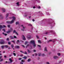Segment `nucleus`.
<instances>
[{
  "mask_svg": "<svg viewBox=\"0 0 64 64\" xmlns=\"http://www.w3.org/2000/svg\"><path fill=\"white\" fill-rule=\"evenodd\" d=\"M12 18L13 19L10 22L7 21L6 22V23H8V24H12V23H13L14 22V21L16 20V18L14 16H13L12 17Z\"/></svg>",
  "mask_w": 64,
  "mask_h": 64,
  "instance_id": "obj_1",
  "label": "nucleus"
},
{
  "mask_svg": "<svg viewBox=\"0 0 64 64\" xmlns=\"http://www.w3.org/2000/svg\"><path fill=\"white\" fill-rule=\"evenodd\" d=\"M56 40V39H55L54 40H50L48 41L47 42L48 43H49V42H52V41L53 42H55V41Z\"/></svg>",
  "mask_w": 64,
  "mask_h": 64,
  "instance_id": "obj_2",
  "label": "nucleus"
},
{
  "mask_svg": "<svg viewBox=\"0 0 64 64\" xmlns=\"http://www.w3.org/2000/svg\"><path fill=\"white\" fill-rule=\"evenodd\" d=\"M27 37V39L28 40H30V39H31V35L30 34L28 35Z\"/></svg>",
  "mask_w": 64,
  "mask_h": 64,
  "instance_id": "obj_3",
  "label": "nucleus"
},
{
  "mask_svg": "<svg viewBox=\"0 0 64 64\" xmlns=\"http://www.w3.org/2000/svg\"><path fill=\"white\" fill-rule=\"evenodd\" d=\"M3 27L2 26L0 25V30L2 28H6V26L5 25H4L3 26Z\"/></svg>",
  "mask_w": 64,
  "mask_h": 64,
  "instance_id": "obj_4",
  "label": "nucleus"
},
{
  "mask_svg": "<svg viewBox=\"0 0 64 64\" xmlns=\"http://www.w3.org/2000/svg\"><path fill=\"white\" fill-rule=\"evenodd\" d=\"M30 43L31 44H33L35 43V40H32L30 41Z\"/></svg>",
  "mask_w": 64,
  "mask_h": 64,
  "instance_id": "obj_5",
  "label": "nucleus"
},
{
  "mask_svg": "<svg viewBox=\"0 0 64 64\" xmlns=\"http://www.w3.org/2000/svg\"><path fill=\"white\" fill-rule=\"evenodd\" d=\"M0 43L1 44H5V42L3 40H2L0 42Z\"/></svg>",
  "mask_w": 64,
  "mask_h": 64,
  "instance_id": "obj_6",
  "label": "nucleus"
},
{
  "mask_svg": "<svg viewBox=\"0 0 64 64\" xmlns=\"http://www.w3.org/2000/svg\"><path fill=\"white\" fill-rule=\"evenodd\" d=\"M22 27L23 29H22L21 30L22 31H24V29L25 28V27L23 25H22L21 26Z\"/></svg>",
  "mask_w": 64,
  "mask_h": 64,
  "instance_id": "obj_7",
  "label": "nucleus"
},
{
  "mask_svg": "<svg viewBox=\"0 0 64 64\" xmlns=\"http://www.w3.org/2000/svg\"><path fill=\"white\" fill-rule=\"evenodd\" d=\"M54 59H56L58 58V57L57 56H54Z\"/></svg>",
  "mask_w": 64,
  "mask_h": 64,
  "instance_id": "obj_8",
  "label": "nucleus"
},
{
  "mask_svg": "<svg viewBox=\"0 0 64 64\" xmlns=\"http://www.w3.org/2000/svg\"><path fill=\"white\" fill-rule=\"evenodd\" d=\"M49 33H50L49 31H46L45 32V34L46 35H47V34H49Z\"/></svg>",
  "mask_w": 64,
  "mask_h": 64,
  "instance_id": "obj_9",
  "label": "nucleus"
},
{
  "mask_svg": "<svg viewBox=\"0 0 64 64\" xmlns=\"http://www.w3.org/2000/svg\"><path fill=\"white\" fill-rule=\"evenodd\" d=\"M9 60L10 63H12V62L13 61V60H12V58H9Z\"/></svg>",
  "mask_w": 64,
  "mask_h": 64,
  "instance_id": "obj_10",
  "label": "nucleus"
},
{
  "mask_svg": "<svg viewBox=\"0 0 64 64\" xmlns=\"http://www.w3.org/2000/svg\"><path fill=\"white\" fill-rule=\"evenodd\" d=\"M20 52H21V53H24V54H27V52H23V51L22 50H20Z\"/></svg>",
  "mask_w": 64,
  "mask_h": 64,
  "instance_id": "obj_11",
  "label": "nucleus"
},
{
  "mask_svg": "<svg viewBox=\"0 0 64 64\" xmlns=\"http://www.w3.org/2000/svg\"><path fill=\"white\" fill-rule=\"evenodd\" d=\"M49 32H52L53 33H55V31L54 30H49Z\"/></svg>",
  "mask_w": 64,
  "mask_h": 64,
  "instance_id": "obj_12",
  "label": "nucleus"
},
{
  "mask_svg": "<svg viewBox=\"0 0 64 64\" xmlns=\"http://www.w3.org/2000/svg\"><path fill=\"white\" fill-rule=\"evenodd\" d=\"M2 10L3 12H5L6 10L4 8H2Z\"/></svg>",
  "mask_w": 64,
  "mask_h": 64,
  "instance_id": "obj_13",
  "label": "nucleus"
},
{
  "mask_svg": "<svg viewBox=\"0 0 64 64\" xmlns=\"http://www.w3.org/2000/svg\"><path fill=\"white\" fill-rule=\"evenodd\" d=\"M32 45L33 46V47L34 48V47H36V44H35V43H34V44H32Z\"/></svg>",
  "mask_w": 64,
  "mask_h": 64,
  "instance_id": "obj_14",
  "label": "nucleus"
},
{
  "mask_svg": "<svg viewBox=\"0 0 64 64\" xmlns=\"http://www.w3.org/2000/svg\"><path fill=\"white\" fill-rule=\"evenodd\" d=\"M13 32L14 33H15L17 35H18V33L17 32H16V30H14V31Z\"/></svg>",
  "mask_w": 64,
  "mask_h": 64,
  "instance_id": "obj_15",
  "label": "nucleus"
},
{
  "mask_svg": "<svg viewBox=\"0 0 64 64\" xmlns=\"http://www.w3.org/2000/svg\"><path fill=\"white\" fill-rule=\"evenodd\" d=\"M22 39L24 40H26V38L24 36H22Z\"/></svg>",
  "mask_w": 64,
  "mask_h": 64,
  "instance_id": "obj_16",
  "label": "nucleus"
},
{
  "mask_svg": "<svg viewBox=\"0 0 64 64\" xmlns=\"http://www.w3.org/2000/svg\"><path fill=\"white\" fill-rule=\"evenodd\" d=\"M44 51H46V52H47L48 51V50L47 49V48L45 47L44 48Z\"/></svg>",
  "mask_w": 64,
  "mask_h": 64,
  "instance_id": "obj_17",
  "label": "nucleus"
},
{
  "mask_svg": "<svg viewBox=\"0 0 64 64\" xmlns=\"http://www.w3.org/2000/svg\"><path fill=\"white\" fill-rule=\"evenodd\" d=\"M1 47L2 49H4V47H5L4 46L2 45L1 46Z\"/></svg>",
  "mask_w": 64,
  "mask_h": 64,
  "instance_id": "obj_18",
  "label": "nucleus"
},
{
  "mask_svg": "<svg viewBox=\"0 0 64 64\" xmlns=\"http://www.w3.org/2000/svg\"><path fill=\"white\" fill-rule=\"evenodd\" d=\"M15 47L16 48H20V46H16Z\"/></svg>",
  "mask_w": 64,
  "mask_h": 64,
  "instance_id": "obj_19",
  "label": "nucleus"
},
{
  "mask_svg": "<svg viewBox=\"0 0 64 64\" xmlns=\"http://www.w3.org/2000/svg\"><path fill=\"white\" fill-rule=\"evenodd\" d=\"M9 30L10 32H11L13 31V28H10V30Z\"/></svg>",
  "mask_w": 64,
  "mask_h": 64,
  "instance_id": "obj_20",
  "label": "nucleus"
},
{
  "mask_svg": "<svg viewBox=\"0 0 64 64\" xmlns=\"http://www.w3.org/2000/svg\"><path fill=\"white\" fill-rule=\"evenodd\" d=\"M20 43V41L19 40H18L16 41V44H19Z\"/></svg>",
  "mask_w": 64,
  "mask_h": 64,
  "instance_id": "obj_21",
  "label": "nucleus"
},
{
  "mask_svg": "<svg viewBox=\"0 0 64 64\" xmlns=\"http://www.w3.org/2000/svg\"><path fill=\"white\" fill-rule=\"evenodd\" d=\"M8 16H9V14H7L6 16V18H7V17Z\"/></svg>",
  "mask_w": 64,
  "mask_h": 64,
  "instance_id": "obj_22",
  "label": "nucleus"
},
{
  "mask_svg": "<svg viewBox=\"0 0 64 64\" xmlns=\"http://www.w3.org/2000/svg\"><path fill=\"white\" fill-rule=\"evenodd\" d=\"M57 55L58 56H60L61 55V54L60 53H58L57 54Z\"/></svg>",
  "mask_w": 64,
  "mask_h": 64,
  "instance_id": "obj_23",
  "label": "nucleus"
},
{
  "mask_svg": "<svg viewBox=\"0 0 64 64\" xmlns=\"http://www.w3.org/2000/svg\"><path fill=\"white\" fill-rule=\"evenodd\" d=\"M38 43H41V42L40 40H38Z\"/></svg>",
  "mask_w": 64,
  "mask_h": 64,
  "instance_id": "obj_24",
  "label": "nucleus"
},
{
  "mask_svg": "<svg viewBox=\"0 0 64 64\" xmlns=\"http://www.w3.org/2000/svg\"><path fill=\"white\" fill-rule=\"evenodd\" d=\"M16 5H17V6H19L20 5L19 4V2H17L16 3Z\"/></svg>",
  "mask_w": 64,
  "mask_h": 64,
  "instance_id": "obj_25",
  "label": "nucleus"
},
{
  "mask_svg": "<svg viewBox=\"0 0 64 64\" xmlns=\"http://www.w3.org/2000/svg\"><path fill=\"white\" fill-rule=\"evenodd\" d=\"M4 46V47H5V48H8V45H5Z\"/></svg>",
  "mask_w": 64,
  "mask_h": 64,
  "instance_id": "obj_26",
  "label": "nucleus"
},
{
  "mask_svg": "<svg viewBox=\"0 0 64 64\" xmlns=\"http://www.w3.org/2000/svg\"><path fill=\"white\" fill-rule=\"evenodd\" d=\"M11 42H13L14 44L15 43V40H12L11 41Z\"/></svg>",
  "mask_w": 64,
  "mask_h": 64,
  "instance_id": "obj_27",
  "label": "nucleus"
},
{
  "mask_svg": "<svg viewBox=\"0 0 64 64\" xmlns=\"http://www.w3.org/2000/svg\"><path fill=\"white\" fill-rule=\"evenodd\" d=\"M30 61H31V59H29L27 60L28 62H30Z\"/></svg>",
  "mask_w": 64,
  "mask_h": 64,
  "instance_id": "obj_28",
  "label": "nucleus"
},
{
  "mask_svg": "<svg viewBox=\"0 0 64 64\" xmlns=\"http://www.w3.org/2000/svg\"><path fill=\"white\" fill-rule=\"evenodd\" d=\"M3 60H4V59H2L0 60V62H2V61H3Z\"/></svg>",
  "mask_w": 64,
  "mask_h": 64,
  "instance_id": "obj_29",
  "label": "nucleus"
},
{
  "mask_svg": "<svg viewBox=\"0 0 64 64\" xmlns=\"http://www.w3.org/2000/svg\"><path fill=\"white\" fill-rule=\"evenodd\" d=\"M2 34H4V35H5V36H7V34H4V32H3Z\"/></svg>",
  "mask_w": 64,
  "mask_h": 64,
  "instance_id": "obj_30",
  "label": "nucleus"
},
{
  "mask_svg": "<svg viewBox=\"0 0 64 64\" xmlns=\"http://www.w3.org/2000/svg\"><path fill=\"white\" fill-rule=\"evenodd\" d=\"M10 31L9 30L7 32V33H10Z\"/></svg>",
  "mask_w": 64,
  "mask_h": 64,
  "instance_id": "obj_31",
  "label": "nucleus"
},
{
  "mask_svg": "<svg viewBox=\"0 0 64 64\" xmlns=\"http://www.w3.org/2000/svg\"><path fill=\"white\" fill-rule=\"evenodd\" d=\"M46 64H50V62H46Z\"/></svg>",
  "mask_w": 64,
  "mask_h": 64,
  "instance_id": "obj_32",
  "label": "nucleus"
},
{
  "mask_svg": "<svg viewBox=\"0 0 64 64\" xmlns=\"http://www.w3.org/2000/svg\"><path fill=\"white\" fill-rule=\"evenodd\" d=\"M27 56H24L23 58H24V59H26L27 58Z\"/></svg>",
  "mask_w": 64,
  "mask_h": 64,
  "instance_id": "obj_33",
  "label": "nucleus"
},
{
  "mask_svg": "<svg viewBox=\"0 0 64 64\" xmlns=\"http://www.w3.org/2000/svg\"><path fill=\"white\" fill-rule=\"evenodd\" d=\"M36 38L37 39H40V38H39V37L38 36H36Z\"/></svg>",
  "mask_w": 64,
  "mask_h": 64,
  "instance_id": "obj_34",
  "label": "nucleus"
},
{
  "mask_svg": "<svg viewBox=\"0 0 64 64\" xmlns=\"http://www.w3.org/2000/svg\"><path fill=\"white\" fill-rule=\"evenodd\" d=\"M41 55V53H39V54H38V56H40Z\"/></svg>",
  "mask_w": 64,
  "mask_h": 64,
  "instance_id": "obj_35",
  "label": "nucleus"
},
{
  "mask_svg": "<svg viewBox=\"0 0 64 64\" xmlns=\"http://www.w3.org/2000/svg\"><path fill=\"white\" fill-rule=\"evenodd\" d=\"M28 52L29 53H30V52H31V51L30 50H28Z\"/></svg>",
  "mask_w": 64,
  "mask_h": 64,
  "instance_id": "obj_36",
  "label": "nucleus"
},
{
  "mask_svg": "<svg viewBox=\"0 0 64 64\" xmlns=\"http://www.w3.org/2000/svg\"><path fill=\"white\" fill-rule=\"evenodd\" d=\"M28 14H26L25 15H24V17H27V16H28Z\"/></svg>",
  "mask_w": 64,
  "mask_h": 64,
  "instance_id": "obj_37",
  "label": "nucleus"
},
{
  "mask_svg": "<svg viewBox=\"0 0 64 64\" xmlns=\"http://www.w3.org/2000/svg\"><path fill=\"white\" fill-rule=\"evenodd\" d=\"M8 44L9 45H10V44H11V42H8Z\"/></svg>",
  "mask_w": 64,
  "mask_h": 64,
  "instance_id": "obj_38",
  "label": "nucleus"
},
{
  "mask_svg": "<svg viewBox=\"0 0 64 64\" xmlns=\"http://www.w3.org/2000/svg\"><path fill=\"white\" fill-rule=\"evenodd\" d=\"M6 40L7 41H9V38H7L6 39Z\"/></svg>",
  "mask_w": 64,
  "mask_h": 64,
  "instance_id": "obj_39",
  "label": "nucleus"
},
{
  "mask_svg": "<svg viewBox=\"0 0 64 64\" xmlns=\"http://www.w3.org/2000/svg\"><path fill=\"white\" fill-rule=\"evenodd\" d=\"M16 25H17V24H19V22H16Z\"/></svg>",
  "mask_w": 64,
  "mask_h": 64,
  "instance_id": "obj_40",
  "label": "nucleus"
},
{
  "mask_svg": "<svg viewBox=\"0 0 64 64\" xmlns=\"http://www.w3.org/2000/svg\"><path fill=\"white\" fill-rule=\"evenodd\" d=\"M21 61H22V62H25V61H24V60H21Z\"/></svg>",
  "mask_w": 64,
  "mask_h": 64,
  "instance_id": "obj_41",
  "label": "nucleus"
},
{
  "mask_svg": "<svg viewBox=\"0 0 64 64\" xmlns=\"http://www.w3.org/2000/svg\"><path fill=\"white\" fill-rule=\"evenodd\" d=\"M14 38H17V37L16 36H14Z\"/></svg>",
  "mask_w": 64,
  "mask_h": 64,
  "instance_id": "obj_42",
  "label": "nucleus"
},
{
  "mask_svg": "<svg viewBox=\"0 0 64 64\" xmlns=\"http://www.w3.org/2000/svg\"><path fill=\"white\" fill-rule=\"evenodd\" d=\"M10 38L11 39H13V37L11 36L10 37Z\"/></svg>",
  "mask_w": 64,
  "mask_h": 64,
  "instance_id": "obj_43",
  "label": "nucleus"
},
{
  "mask_svg": "<svg viewBox=\"0 0 64 64\" xmlns=\"http://www.w3.org/2000/svg\"><path fill=\"white\" fill-rule=\"evenodd\" d=\"M28 26H32V25L31 24H28Z\"/></svg>",
  "mask_w": 64,
  "mask_h": 64,
  "instance_id": "obj_44",
  "label": "nucleus"
},
{
  "mask_svg": "<svg viewBox=\"0 0 64 64\" xmlns=\"http://www.w3.org/2000/svg\"><path fill=\"white\" fill-rule=\"evenodd\" d=\"M13 54L14 56H16V54L15 53H13Z\"/></svg>",
  "mask_w": 64,
  "mask_h": 64,
  "instance_id": "obj_45",
  "label": "nucleus"
},
{
  "mask_svg": "<svg viewBox=\"0 0 64 64\" xmlns=\"http://www.w3.org/2000/svg\"><path fill=\"white\" fill-rule=\"evenodd\" d=\"M11 46H12V48H13V47H14V46H13V44H12L11 45Z\"/></svg>",
  "mask_w": 64,
  "mask_h": 64,
  "instance_id": "obj_46",
  "label": "nucleus"
},
{
  "mask_svg": "<svg viewBox=\"0 0 64 64\" xmlns=\"http://www.w3.org/2000/svg\"><path fill=\"white\" fill-rule=\"evenodd\" d=\"M28 43V42H26L25 43V45H26V44H27Z\"/></svg>",
  "mask_w": 64,
  "mask_h": 64,
  "instance_id": "obj_47",
  "label": "nucleus"
},
{
  "mask_svg": "<svg viewBox=\"0 0 64 64\" xmlns=\"http://www.w3.org/2000/svg\"><path fill=\"white\" fill-rule=\"evenodd\" d=\"M3 31H4V32H5V30L4 29H3L2 30Z\"/></svg>",
  "mask_w": 64,
  "mask_h": 64,
  "instance_id": "obj_48",
  "label": "nucleus"
},
{
  "mask_svg": "<svg viewBox=\"0 0 64 64\" xmlns=\"http://www.w3.org/2000/svg\"><path fill=\"white\" fill-rule=\"evenodd\" d=\"M18 60H22V58H19Z\"/></svg>",
  "mask_w": 64,
  "mask_h": 64,
  "instance_id": "obj_49",
  "label": "nucleus"
},
{
  "mask_svg": "<svg viewBox=\"0 0 64 64\" xmlns=\"http://www.w3.org/2000/svg\"><path fill=\"white\" fill-rule=\"evenodd\" d=\"M42 56H45V54H42Z\"/></svg>",
  "mask_w": 64,
  "mask_h": 64,
  "instance_id": "obj_50",
  "label": "nucleus"
},
{
  "mask_svg": "<svg viewBox=\"0 0 64 64\" xmlns=\"http://www.w3.org/2000/svg\"><path fill=\"white\" fill-rule=\"evenodd\" d=\"M33 52H36V50H33Z\"/></svg>",
  "mask_w": 64,
  "mask_h": 64,
  "instance_id": "obj_51",
  "label": "nucleus"
},
{
  "mask_svg": "<svg viewBox=\"0 0 64 64\" xmlns=\"http://www.w3.org/2000/svg\"><path fill=\"white\" fill-rule=\"evenodd\" d=\"M40 8H41V7L40 6H38V9H40Z\"/></svg>",
  "mask_w": 64,
  "mask_h": 64,
  "instance_id": "obj_52",
  "label": "nucleus"
},
{
  "mask_svg": "<svg viewBox=\"0 0 64 64\" xmlns=\"http://www.w3.org/2000/svg\"><path fill=\"white\" fill-rule=\"evenodd\" d=\"M8 27L9 28L10 27V26L9 25H8Z\"/></svg>",
  "mask_w": 64,
  "mask_h": 64,
  "instance_id": "obj_53",
  "label": "nucleus"
},
{
  "mask_svg": "<svg viewBox=\"0 0 64 64\" xmlns=\"http://www.w3.org/2000/svg\"><path fill=\"white\" fill-rule=\"evenodd\" d=\"M38 47H41V46L40 45H38Z\"/></svg>",
  "mask_w": 64,
  "mask_h": 64,
  "instance_id": "obj_54",
  "label": "nucleus"
},
{
  "mask_svg": "<svg viewBox=\"0 0 64 64\" xmlns=\"http://www.w3.org/2000/svg\"><path fill=\"white\" fill-rule=\"evenodd\" d=\"M2 58V56H0V59H1Z\"/></svg>",
  "mask_w": 64,
  "mask_h": 64,
  "instance_id": "obj_55",
  "label": "nucleus"
},
{
  "mask_svg": "<svg viewBox=\"0 0 64 64\" xmlns=\"http://www.w3.org/2000/svg\"><path fill=\"white\" fill-rule=\"evenodd\" d=\"M35 56H37V54L36 53L35 54Z\"/></svg>",
  "mask_w": 64,
  "mask_h": 64,
  "instance_id": "obj_56",
  "label": "nucleus"
},
{
  "mask_svg": "<svg viewBox=\"0 0 64 64\" xmlns=\"http://www.w3.org/2000/svg\"><path fill=\"white\" fill-rule=\"evenodd\" d=\"M4 58H6V56H4Z\"/></svg>",
  "mask_w": 64,
  "mask_h": 64,
  "instance_id": "obj_57",
  "label": "nucleus"
},
{
  "mask_svg": "<svg viewBox=\"0 0 64 64\" xmlns=\"http://www.w3.org/2000/svg\"><path fill=\"white\" fill-rule=\"evenodd\" d=\"M41 15H43V13L41 12Z\"/></svg>",
  "mask_w": 64,
  "mask_h": 64,
  "instance_id": "obj_58",
  "label": "nucleus"
},
{
  "mask_svg": "<svg viewBox=\"0 0 64 64\" xmlns=\"http://www.w3.org/2000/svg\"><path fill=\"white\" fill-rule=\"evenodd\" d=\"M22 47H24V46L23 45H22Z\"/></svg>",
  "mask_w": 64,
  "mask_h": 64,
  "instance_id": "obj_59",
  "label": "nucleus"
},
{
  "mask_svg": "<svg viewBox=\"0 0 64 64\" xmlns=\"http://www.w3.org/2000/svg\"><path fill=\"white\" fill-rule=\"evenodd\" d=\"M8 62H7V61H6V63H8Z\"/></svg>",
  "mask_w": 64,
  "mask_h": 64,
  "instance_id": "obj_60",
  "label": "nucleus"
},
{
  "mask_svg": "<svg viewBox=\"0 0 64 64\" xmlns=\"http://www.w3.org/2000/svg\"><path fill=\"white\" fill-rule=\"evenodd\" d=\"M33 8H34H34H35V6L33 7Z\"/></svg>",
  "mask_w": 64,
  "mask_h": 64,
  "instance_id": "obj_61",
  "label": "nucleus"
},
{
  "mask_svg": "<svg viewBox=\"0 0 64 64\" xmlns=\"http://www.w3.org/2000/svg\"><path fill=\"white\" fill-rule=\"evenodd\" d=\"M31 16H30L29 17V18H31Z\"/></svg>",
  "mask_w": 64,
  "mask_h": 64,
  "instance_id": "obj_62",
  "label": "nucleus"
},
{
  "mask_svg": "<svg viewBox=\"0 0 64 64\" xmlns=\"http://www.w3.org/2000/svg\"><path fill=\"white\" fill-rule=\"evenodd\" d=\"M20 64H23L21 62H20Z\"/></svg>",
  "mask_w": 64,
  "mask_h": 64,
  "instance_id": "obj_63",
  "label": "nucleus"
},
{
  "mask_svg": "<svg viewBox=\"0 0 64 64\" xmlns=\"http://www.w3.org/2000/svg\"><path fill=\"white\" fill-rule=\"evenodd\" d=\"M32 21H33V22H34V21H35V20H32Z\"/></svg>",
  "mask_w": 64,
  "mask_h": 64,
  "instance_id": "obj_64",
  "label": "nucleus"
}]
</instances>
